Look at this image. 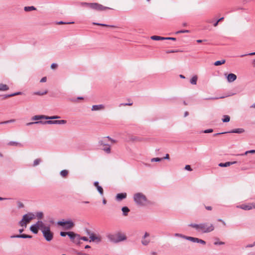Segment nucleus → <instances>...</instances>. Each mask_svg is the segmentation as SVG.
Listing matches in <instances>:
<instances>
[{"label": "nucleus", "instance_id": "9d476101", "mask_svg": "<svg viewBox=\"0 0 255 255\" xmlns=\"http://www.w3.org/2000/svg\"><path fill=\"white\" fill-rule=\"evenodd\" d=\"M50 120H47V121H42V120H40V122H41V123H40V124L42 125H52V124H64V120H51L52 119H50Z\"/></svg>", "mask_w": 255, "mask_h": 255}, {"label": "nucleus", "instance_id": "79ce46f5", "mask_svg": "<svg viewBox=\"0 0 255 255\" xmlns=\"http://www.w3.org/2000/svg\"><path fill=\"white\" fill-rule=\"evenodd\" d=\"M174 236L175 237H180V238H183V239H185V237L186 236L185 235H183L182 234H178V233H176Z\"/></svg>", "mask_w": 255, "mask_h": 255}, {"label": "nucleus", "instance_id": "c9c22d12", "mask_svg": "<svg viewBox=\"0 0 255 255\" xmlns=\"http://www.w3.org/2000/svg\"><path fill=\"white\" fill-rule=\"evenodd\" d=\"M230 120V117L228 115H225L222 119V121L224 123L229 122Z\"/></svg>", "mask_w": 255, "mask_h": 255}, {"label": "nucleus", "instance_id": "bf43d9fd", "mask_svg": "<svg viewBox=\"0 0 255 255\" xmlns=\"http://www.w3.org/2000/svg\"><path fill=\"white\" fill-rule=\"evenodd\" d=\"M224 244H225V243L223 242H215L214 243V245H224Z\"/></svg>", "mask_w": 255, "mask_h": 255}, {"label": "nucleus", "instance_id": "a211bd4d", "mask_svg": "<svg viewBox=\"0 0 255 255\" xmlns=\"http://www.w3.org/2000/svg\"><path fill=\"white\" fill-rule=\"evenodd\" d=\"M22 93L20 92H18L16 93H14L11 94H7V95H2L1 97H2V99H5L6 98L11 97L13 96H17V95H21Z\"/></svg>", "mask_w": 255, "mask_h": 255}, {"label": "nucleus", "instance_id": "4468645a", "mask_svg": "<svg viewBox=\"0 0 255 255\" xmlns=\"http://www.w3.org/2000/svg\"><path fill=\"white\" fill-rule=\"evenodd\" d=\"M90 240L89 242H94L99 243L102 241V238L100 236H97L95 234L92 235L90 237Z\"/></svg>", "mask_w": 255, "mask_h": 255}, {"label": "nucleus", "instance_id": "aec40b11", "mask_svg": "<svg viewBox=\"0 0 255 255\" xmlns=\"http://www.w3.org/2000/svg\"><path fill=\"white\" fill-rule=\"evenodd\" d=\"M127 197V193H119L116 196V199L118 201H121Z\"/></svg>", "mask_w": 255, "mask_h": 255}, {"label": "nucleus", "instance_id": "1a4fd4ad", "mask_svg": "<svg viewBox=\"0 0 255 255\" xmlns=\"http://www.w3.org/2000/svg\"><path fill=\"white\" fill-rule=\"evenodd\" d=\"M75 226L74 222L71 219L65 220V231L72 230Z\"/></svg>", "mask_w": 255, "mask_h": 255}, {"label": "nucleus", "instance_id": "603ef678", "mask_svg": "<svg viewBox=\"0 0 255 255\" xmlns=\"http://www.w3.org/2000/svg\"><path fill=\"white\" fill-rule=\"evenodd\" d=\"M58 67V65L56 63H52L51 65V68L52 69H55Z\"/></svg>", "mask_w": 255, "mask_h": 255}, {"label": "nucleus", "instance_id": "f8f14e48", "mask_svg": "<svg viewBox=\"0 0 255 255\" xmlns=\"http://www.w3.org/2000/svg\"><path fill=\"white\" fill-rule=\"evenodd\" d=\"M238 207L245 210H250L253 208H255V203H249L247 205L243 204L240 206H238Z\"/></svg>", "mask_w": 255, "mask_h": 255}, {"label": "nucleus", "instance_id": "052dcab7", "mask_svg": "<svg viewBox=\"0 0 255 255\" xmlns=\"http://www.w3.org/2000/svg\"><path fill=\"white\" fill-rule=\"evenodd\" d=\"M178 50H168L166 51V53H174V52H178Z\"/></svg>", "mask_w": 255, "mask_h": 255}, {"label": "nucleus", "instance_id": "69168bd1", "mask_svg": "<svg viewBox=\"0 0 255 255\" xmlns=\"http://www.w3.org/2000/svg\"><path fill=\"white\" fill-rule=\"evenodd\" d=\"M18 207L19 208H22L24 207V205L21 202H18Z\"/></svg>", "mask_w": 255, "mask_h": 255}, {"label": "nucleus", "instance_id": "4c0bfd02", "mask_svg": "<svg viewBox=\"0 0 255 255\" xmlns=\"http://www.w3.org/2000/svg\"><path fill=\"white\" fill-rule=\"evenodd\" d=\"M150 242L149 240H146L145 239L143 238L141 241V243L144 246H147Z\"/></svg>", "mask_w": 255, "mask_h": 255}, {"label": "nucleus", "instance_id": "20e7f679", "mask_svg": "<svg viewBox=\"0 0 255 255\" xmlns=\"http://www.w3.org/2000/svg\"><path fill=\"white\" fill-rule=\"evenodd\" d=\"M133 199L136 204L140 206H145L147 202L146 196L141 193L135 194L133 196Z\"/></svg>", "mask_w": 255, "mask_h": 255}, {"label": "nucleus", "instance_id": "412c9836", "mask_svg": "<svg viewBox=\"0 0 255 255\" xmlns=\"http://www.w3.org/2000/svg\"><path fill=\"white\" fill-rule=\"evenodd\" d=\"M29 215L31 216V214H25V215H23V216L22 217V220L23 221H24V222H25L26 223V224L27 223H29L30 222V221L33 219V217L29 216Z\"/></svg>", "mask_w": 255, "mask_h": 255}, {"label": "nucleus", "instance_id": "6ab92c4d", "mask_svg": "<svg viewBox=\"0 0 255 255\" xmlns=\"http://www.w3.org/2000/svg\"><path fill=\"white\" fill-rule=\"evenodd\" d=\"M7 144L9 146H18L20 147H22L23 146V145L20 142L13 141H9Z\"/></svg>", "mask_w": 255, "mask_h": 255}, {"label": "nucleus", "instance_id": "cd10ccee", "mask_svg": "<svg viewBox=\"0 0 255 255\" xmlns=\"http://www.w3.org/2000/svg\"><path fill=\"white\" fill-rule=\"evenodd\" d=\"M42 161V160L40 158H37L35 160H34L32 166L35 167L37 165H38Z\"/></svg>", "mask_w": 255, "mask_h": 255}, {"label": "nucleus", "instance_id": "4d7b16f0", "mask_svg": "<svg viewBox=\"0 0 255 255\" xmlns=\"http://www.w3.org/2000/svg\"><path fill=\"white\" fill-rule=\"evenodd\" d=\"M248 153H255V150H249V151H247L245 153V154H247Z\"/></svg>", "mask_w": 255, "mask_h": 255}, {"label": "nucleus", "instance_id": "8fccbe9b", "mask_svg": "<svg viewBox=\"0 0 255 255\" xmlns=\"http://www.w3.org/2000/svg\"><path fill=\"white\" fill-rule=\"evenodd\" d=\"M91 3H88V2H82L81 3V5H83V6H87V7H89L90 8V5Z\"/></svg>", "mask_w": 255, "mask_h": 255}, {"label": "nucleus", "instance_id": "9b49d317", "mask_svg": "<svg viewBox=\"0 0 255 255\" xmlns=\"http://www.w3.org/2000/svg\"><path fill=\"white\" fill-rule=\"evenodd\" d=\"M129 140L133 142H145L147 140V138L132 135L129 137Z\"/></svg>", "mask_w": 255, "mask_h": 255}, {"label": "nucleus", "instance_id": "13d9d810", "mask_svg": "<svg viewBox=\"0 0 255 255\" xmlns=\"http://www.w3.org/2000/svg\"><path fill=\"white\" fill-rule=\"evenodd\" d=\"M213 130L212 129H208L205 130L204 131V133H211L213 132Z\"/></svg>", "mask_w": 255, "mask_h": 255}, {"label": "nucleus", "instance_id": "5701e85b", "mask_svg": "<svg viewBox=\"0 0 255 255\" xmlns=\"http://www.w3.org/2000/svg\"><path fill=\"white\" fill-rule=\"evenodd\" d=\"M237 163V161L233 162H227L225 163H220L219 164V166L220 167H228L231 165Z\"/></svg>", "mask_w": 255, "mask_h": 255}, {"label": "nucleus", "instance_id": "de8ad7c7", "mask_svg": "<svg viewBox=\"0 0 255 255\" xmlns=\"http://www.w3.org/2000/svg\"><path fill=\"white\" fill-rule=\"evenodd\" d=\"M83 240L84 241H89V239L87 237H81L80 236V238H79V242H80V240Z\"/></svg>", "mask_w": 255, "mask_h": 255}, {"label": "nucleus", "instance_id": "b1692460", "mask_svg": "<svg viewBox=\"0 0 255 255\" xmlns=\"http://www.w3.org/2000/svg\"><path fill=\"white\" fill-rule=\"evenodd\" d=\"M36 225L38 226V229H40L41 231L43 230L44 228H47L48 226H46L42 221H38L36 224Z\"/></svg>", "mask_w": 255, "mask_h": 255}, {"label": "nucleus", "instance_id": "a878e982", "mask_svg": "<svg viewBox=\"0 0 255 255\" xmlns=\"http://www.w3.org/2000/svg\"><path fill=\"white\" fill-rule=\"evenodd\" d=\"M122 211L123 213V215L127 216L129 212V209L127 207H124L122 208Z\"/></svg>", "mask_w": 255, "mask_h": 255}, {"label": "nucleus", "instance_id": "3c124183", "mask_svg": "<svg viewBox=\"0 0 255 255\" xmlns=\"http://www.w3.org/2000/svg\"><path fill=\"white\" fill-rule=\"evenodd\" d=\"M86 233L88 235L90 236V237L92 235L94 234V233L91 232L89 229H86Z\"/></svg>", "mask_w": 255, "mask_h": 255}, {"label": "nucleus", "instance_id": "393cba45", "mask_svg": "<svg viewBox=\"0 0 255 255\" xmlns=\"http://www.w3.org/2000/svg\"><path fill=\"white\" fill-rule=\"evenodd\" d=\"M150 38L153 40H165V37L157 35H153L150 37Z\"/></svg>", "mask_w": 255, "mask_h": 255}, {"label": "nucleus", "instance_id": "680f3d73", "mask_svg": "<svg viewBox=\"0 0 255 255\" xmlns=\"http://www.w3.org/2000/svg\"><path fill=\"white\" fill-rule=\"evenodd\" d=\"M206 22L209 23H215L213 19H207Z\"/></svg>", "mask_w": 255, "mask_h": 255}, {"label": "nucleus", "instance_id": "e2e57ef3", "mask_svg": "<svg viewBox=\"0 0 255 255\" xmlns=\"http://www.w3.org/2000/svg\"><path fill=\"white\" fill-rule=\"evenodd\" d=\"M176 38L174 37H165V40H171L173 41L176 40Z\"/></svg>", "mask_w": 255, "mask_h": 255}, {"label": "nucleus", "instance_id": "ea45409f", "mask_svg": "<svg viewBox=\"0 0 255 255\" xmlns=\"http://www.w3.org/2000/svg\"><path fill=\"white\" fill-rule=\"evenodd\" d=\"M162 160V158H159V157H156V158H153L151 159V162H158Z\"/></svg>", "mask_w": 255, "mask_h": 255}, {"label": "nucleus", "instance_id": "7ed1b4c3", "mask_svg": "<svg viewBox=\"0 0 255 255\" xmlns=\"http://www.w3.org/2000/svg\"><path fill=\"white\" fill-rule=\"evenodd\" d=\"M59 118V117L57 116H54L51 117H49L47 116L44 115H36L31 118V120L32 121H35V122H32L30 123H27L26 124V126H30L32 125H36V124H40V123H41V122H40V120H48V119H56Z\"/></svg>", "mask_w": 255, "mask_h": 255}, {"label": "nucleus", "instance_id": "2f4dec72", "mask_svg": "<svg viewBox=\"0 0 255 255\" xmlns=\"http://www.w3.org/2000/svg\"><path fill=\"white\" fill-rule=\"evenodd\" d=\"M197 239V238L186 236L185 239L191 241L193 243H196Z\"/></svg>", "mask_w": 255, "mask_h": 255}, {"label": "nucleus", "instance_id": "338daca9", "mask_svg": "<svg viewBox=\"0 0 255 255\" xmlns=\"http://www.w3.org/2000/svg\"><path fill=\"white\" fill-rule=\"evenodd\" d=\"M46 80H47V78L46 77H43L41 80H40V82H45L46 81Z\"/></svg>", "mask_w": 255, "mask_h": 255}, {"label": "nucleus", "instance_id": "a19ab883", "mask_svg": "<svg viewBox=\"0 0 255 255\" xmlns=\"http://www.w3.org/2000/svg\"><path fill=\"white\" fill-rule=\"evenodd\" d=\"M196 243H200V244H203V245H205L206 244L205 241H204L203 240L200 239L199 238L197 239Z\"/></svg>", "mask_w": 255, "mask_h": 255}, {"label": "nucleus", "instance_id": "2eb2a0df", "mask_svg": "<svg viewBox=\"0 0 255 255\" xmlns=\"http://www.w3.org/2000/svg\"><path fill=\"white\" fill-rule=\"evenodd\" d=\"M10 238H23L26 239L29 238L30 239L32 238V236L30 235H25V234H20V235H12L10 237Z\"/></svg>", "mask_w": 255, "mask_h": 255}, {"label": "nucleus", "instance_id": "c756f323", "mask_svg": "<svg viewBox=\"0 0 255 255\" xmlns=\"http://www.w3.org/2000/svg\"><path fill=\"white\" fill-rule=\"evenodd\" d=\"M24 10L25 11H30L36 10V8L33 6H25L24 7Z\"/></svg>", "mask_w": 255, "mask_h": 255}, {"label": "nucleus", "instance_id": "09e8293b", "mask_svg": "<svg viewBox=\"0 0 255 255\" xmlns=\"http://www.w3.org/2000/svg\"><path fill=\"white\" fill-rule=\"evenodd\" d=\"M223 98V97H221L220 98ZM219 98H219V97H210V98H205V100H217Z\"/></svg>", "mask_w": 255, "mask_h": 255}, {"label": "nucleus", "instance_id": "72a5a7b5", "mask_svg": "<svg viewBox=\"0 0 255 255\" xmlns=\"http://www.w3.org/2000/svg\"><path fill=\"white\" fill-rule=\"evenodd\" d=\"M47 93V90H45L43 92H40V91H38V92H35L33 93L34 95H39V96H43L44 95H45Z\"/></svg>", "mask_w": 255, "mask_h": 255}, {"label": "nucleus", "instance_id": "39448f33", "mask_svg": "<svg viewBox=\"0 0 255 255\" xmlns=\"http://www.w3.org/2000/svg\"><path fill=\"white\" fill-rule=\"evenodd\" d=\"M66 236H67L72 243L77 245H80L81 242H79L80 235L72 231H65V237Z\"/></svg>", "mask_w": 255, "mask_h": 255}, {"label": "nucleus", "instance_id": "e433bc0d", "mask_svg": "<svg viewBox=\"0 0 255 255\" xmlns=\"http://www.w3.org/2000/svg\"><path fill=\"white\" fill-rule=\"evenodd\" d=\"M96 188H97V190L98 191L99 193H100V194L101 195L103 196L104 195V190H103V188L101 186L99 185Z\"/></svg>", "mask_w": 255, "mask_h": 255}, {"label": "nucleus", "instance_id": "f3484780", "mask_svg": "<svg viewBox=\"0 0 255 255\" xmlns=\"http://www.w3.org/2000/svg\"><path fill=\"white\" fill-rule=\"evenodd\" d=\"M227 80L229 82H233L234 81H235L237 79V76L233 74V73H230L228 75L227 77Z\"/></svg>", "mask_w": 255, "mask_h": 255}, {"label": "nucleus", "instance_id": "774afa93", "mask_svg": "<svg viewBox=\"0 0 255 255\" xmlns=\"http://www.w3.org/2000/svg\"><path fill=\"white\" fill-rule=\"evenodd\" d=\"M162 158V159H169V155L168 154H166L165 156Z\"/></svg>", "mask_w": 255, "mask_h": 255}, {"label": "nucleus", "instance_id": "f257e3e1", "mask_svg": "<svg viewBox=\"0 0 255 255\" xmlns=\"http://www.w3.org/2000/svg\"><path fill=\"white\" fill-rule=\"evenodd\" d=\"M189 226L195 229L197 231L203 233L211 232L215 229L214 225L209 223H202L199 224H190Z\"/></svg>", "mask_w": 255, "mask_h": 255}, {"label": "nucleus", "instance_id": "6e6552de", "mask_svg": "<svg viewBox=\"0 0 255 255\" xmlns=\"http://www.w3.org/2000/svg\"><path fill=\"white\" fill-rule=\"evenodd\" d=\"M110 141L111 143H114L116 142V140L111 138L109 136L103 137L102 139H101L99 143L101 145L103 146H109L110 144H109V142Z\"/></svg>", "mask_w": 255, "mask_h": 255}, {"label": "nucleus", "instance_id": "c03bdc74", "mask_svg": "<svg viewBox=\"0 0 255 255\" xmlns=\"http://www.w3.org/2000/svg\"><path fill=\"white\" fill-rule=\"evenodd\" d=\"M19 225L20 226H24L25 227H26V223L25 222H24V221H23L22 220H21L19 222Z\"/></svg>", "mask_w": 255, "mask_h": 255}, {"label": "nucleus", "instance_id": "bb28decb", "mask_svg": "<svg viewBox=\"0 0 255 255\" xmlns=\"http://www.w3.org/2000/svg\"><path fill=\"white\" fill-rule=\"evenodd\" d=\"M9 89V87L5 84H0V91H4Z\"/></svg>", "mask_w": 255, "mask_h": 255}, {"label": "nucleus", "instance_id": "ddd939ff", "mask_svg": "<svg viewBox=\"0 0 255 255\" xmlns=\"http://www.w3.org/2000/svg\"><path fill=\"white\" fill-rule=\"evenodd\" d=\"M245 131V130L244 128H236V129H233L229 132H222V133H216L214 135V136H216V135H219V134H224V133H242L243 132H244Z\"/></svg>", "mask_w": 255, "mask_h": 255}, {"label": "nucleus", "instance_id": "58836bf2", "mask_svg": "<svg viewBox=\"0 0 255 255\" xmlns=\"http://www.w3.org/2000/svg\"><path fill=\"white\" fill-rule=\"evenodd\" d=\"M14 122H15V120L12 119V120H8V121L0 122V125L6 124H8V123H13Z\"/></svg>", "mask_w": 255, "mask_h": 255}, {"label": "nucleus", "instance_id": "423d86ee", "mask_svg": "<svg viewBox=\"0 0 255 255\" xmlns=\"http://www.w3.org/2000/svg\"><path fill=\"white\" fill-rule=\"evenodd\" d=\"M42 232L43 237L47 241L49 242L52 240L53 234L50 231L49 227L44 228L43 230L42 231Z\"/></svg>", "mask_w": 255, "mask_h": 255}, {"label": "nucleus", "instance_id": "473e14b6", "mask_svg": "<svg viewBox=\"0 0 255 255\" xmlns=\"http://www.w3.org/2000/svg\"><path fill=\"white\" fill-rule=\"evenodd\" d=\"M104 147L103 148V150L105 151L107 153H110L111 152V147L110 145L109 146H104Z\"/></svg>", "mask_w": 255, "mask_h": 255}, {"label": "nucleus", "instance_id": "7c9ffc66", "mask_svg": "<svg viewBox=\"0 0 255 255\" xmlns=\"http://www.w3.org/2000/svg\"><path fill=\"white\" fill-rule=\"evenodd\" d=\"M198 77L197 76H193L190 80V83L192 85H196L197 84Z\"/></svg>", "mask_w": 255, "mask_h": 255}, {"label": "nucleus", "instance_id": "f03ea898", "mask_svg": "<svg viewBox=\"0 0 255 255\" xmlns=\"http://www.w3.org/2000/svg\"><path fill=\"white\" fill-rule=\"evenodd\" d=\"M106 237L110 242L114 243H118L127 240L126 235L121 231L109 233L107 234Z\"/></svg>", "mask_w": 255, "mask_h": 255}, {"label": "nucleus", "instance_id": "6e6d98bb", "mask_svg": "<svg viewBox=\"0 0 255 255\" xmlns=\"http://www.w3.org/2000/svg\"><path fill=\"white\" fill-rule=\"evenodd\" d=\"M255 246V241L252 244H249L248 245H247L246 246V248H252V247H253Z\"/></svg>", "mask_w": 255, "mask_h": 255}, {"label": "nucleus", "instance_id": "f704fd0d", "mask_svg": "<svg viewBox=\"0 0 255 255\" xmlns=\"http://www.w3.org/2000/svg\"><path fill=\"white\" fill-rule=\"evenodd\" d=\"M225 62H226V60H221V61H216L214 63V64L215 66H219V65H221L222 64H224Z\"/></svg>", "mask_w": 255, "mask_h": 255}, {"label": "nucleus", "instance_id": "4be33fe9", "mask_svg": "<svg viewBox=\"0 0 255 255\" xmlns=\"http://www.w3.org/2000/svg\"><path fill=\"white\" fill-rule=\"evenodd\" d=\"M30 230L34 234H36L38 232V226L35 224L32 225L30 227Z\"/></svg>", "mask_w": 255, "mask_h": 255}, {"label": "nucleus", "instance_id": "a18cd8bd", "mask_svg": "<svg viewBox=\"0 0 255 255\" xmlns=\"http://www.w3.org/2000/svg\"><path fill=\"white\" fill-rule=\"evenodd\" d=\"M224 19V17H221L220 18H219L216 22H215L214 24H213V25L215 26V27H216L218 24V23L220 22V21H221L222 20H223Z\"/></svg>", "mask_w": 255, "mask_h": 255}, {"label": "nucleus", "instance_id": "49530a36", "mask_svg": "<svg viewBox=\"0 0 255 255\" xmlns=\"http://www.w3.org/2000/svg\"><path fill=\"white\" fill-rule=\"evenodd\" d=\"M133 103L132 102H128V103H123V104H121L120 105V107L121 106H131L132 105Z\"/></svg>", "mask_w": 255, "mask_h": 255}, {"label": "nucleus", "instance_id": "dca6fc26", "mask_svg": "<svg viewBox=\"0 0 255 255\" xmlns=\"http://www.w3.org/2000/svg\"><path fill=\"white\" fill-rule=\"evenodd\" d=\"M105 109L104 105L102 104L93 105L92 107L91 110L92 111H101Z\"/></svg>", "mask_w": 255, "mask_h": 255}, {"label": "nucleus", "instance_id": "864d4df0", "mask_svg": "<svg viewBox=\"0 0 255 255\" xmlns=\"http://www.w3.org/2000/svg\"><path fill=\"white\" fill-rule=\"evenodd\" d=\"M185 169L188 170V171H192V169L191 167V166L189 165H186L185 167Z\"/></svg>", "mask_w": 255, "mask_h": 255}, {"label": "nucleus", "instance_id": "0e129e2a", "mask_svg": "<svg viewBox=\"0 0 255 255\" xmlns=\"http://www.w3.org/2000/svg\"><path fill=\"white\" fill-rule=\"evenodd\" d=\"M255 55V52H253V53H249V54H245V55H242L241 56V57H244L245 56H247V55Z\"/></svg>", "mask_w": 255, "mask_h": 255}, {"label": "nucleus", "instance_id": "37998d69", "mask_svg": "<svg viewBox=\"0 0 255 255\" xmlns=\"http://www.w3.org/2000/svg\"><path fill=\"white\" fill-rule=\"evenodd\" d=\"M43 216V213H42V212H38V213H37V214H36V216H37V217L38 219H41V218H42Z\"/></svg>", "mask_w": 255, "mask_h": 255}, {"label": "nucleus", "instance_id": "5fc2aeb1", "mask_svg": "<svg viewBox=\"0 0 255 255\" xmlns=\"http://www.w3.org/2000/svg\"><path fill=\"white\" fill-rule=\"evenodd\" d=\"M57 224L61 226L64 227V219H62L61 221L58 222Z\"/></svg>", "mask_w": 255, "mask_h": 255}, {"label": "nucleus", "instance_id": "0eeeda50", "mask_svg": "<svg viewBox=\"0 0 255 255\" xmlns=\"http://www.w3.org/2000/svg\"><path fill=\"white\" fill-rule=\"evenodd\" d=\"M90 5V8L93 9L98 10V11H103L108 9H110V8L106 6H104L103 5L99 4L98 3H91Z\"/></svg>", "mask_w": 255, "mask_h": 255}, {"label": "nucleus", "instance_id": "c85d7f7f", "mask_svg": "<svg viewBox=\"0 0 255 255\" xmlns=\"http://www.w3.org/2000/svg\"><path fill=\"white\" fill-rule=\"evenodd\" d=\"M93 24L94 25H100L102 26H105V27H116L114 25H107L106 24H102V23H96V22H93Z\"/></svg>", "mask_w": 255, "mask_h": 255}]
</instances>
